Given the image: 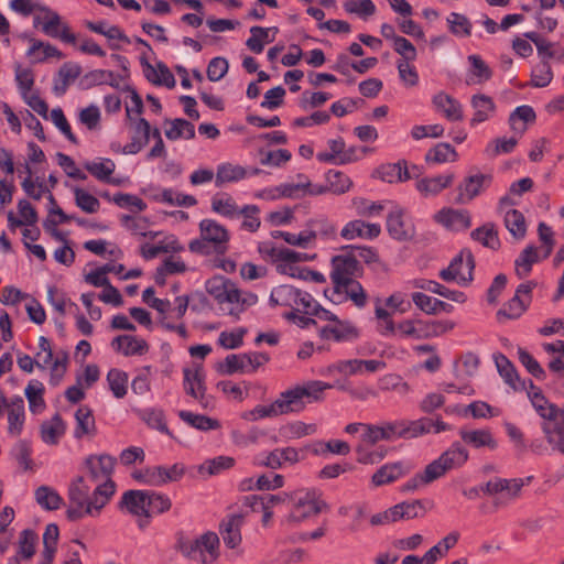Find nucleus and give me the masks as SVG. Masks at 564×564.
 Here are the masks:
<instances>
[{"mask_svg": "<svg viewBox=\"0 0 564 564\" xmlns=\"http://www.w3.org/2000/svg\"><path fill=\"white\" fill-rule=\"evenodd\" d=\"M116 494V484H98L90 494V486L83 476L75 477L68 485L70 507L67 517L79 520L84 517H98Z\"/></svg>", "mask_w": 564, "mask_h": 564, "instance_id": "1", "label": "nucleus"}, {"mask_svg": "<svg viewBox=\"0 0 564 564\" xmlns=\"http://www.w3.org/2000/svg\"><path fill=\"white\" fill-rule=\"evenodd\" d=\"M258 252L265 261L274 265L278 273L299 280L305 268L302 264L315 258V256H311L306 252H299L283 246H275L271 241L259 242Z\"/></svg>", "mask_w": 564, "mask_h": 564, "instance_id": "2", "label": "nucleus"}, {"mask_svg": "<svg viewBox=\"0 0 564 564\" xmlns=\"http://www.w3.org/2000/svg\"><path fill=\"white\" fill-rule=\"evenodd\" d=\"M199 237L189 241V251L208 256L212 252L224 253L230 240L229 230L219 221L205 218L198 224Z\"/></svg>", "mask_w": 564, "mask_h": 564, "instance_id": "3", "label": "nucleus"}, {"mask_svg": "<svg viewBox=\"0 0 564 564\" xmlns=\"http://www.w3.org/2000/svg\"><path fill=\"white\" fill-rule=\"evenodd\" d=\"M36 367L50 370V383L57 386L67 370L68 357L64 351L54 354L51 341L41 336L39 338V351L35 354Z\"/></svg>", "mask_w": 564, "mask_h": 564, "instance_id": "4", "label": "nucleus"}, {"mask_svg": "<svg viewBox=\"0 0 564 564\" xmlns=\"http://www.w3.org/2000/svg\"><path fill=\"white\" fill-rule=\"evenodd\" d=\"M371 152L365 147H346L343 138L330 139L327 141V150L317 153L316 158L322 163L334 165H346L362 160Z\"/></svg>", "mask_w": 564, "mask_h": 564, "instance_id": "5", "label": "nucleus"}, {"mask_svg": "<svg viewBox=\"0 0 564 564\" xmlns=\"http://www.w3.org/2000/svg\"><path fill=\"white\" fill-rule=\"evenodd\" d=\"M270 303L290 307L293 310L292 312H302V314H308L316 308V301L311 294L286 284L271 291Z\"/></svg>", "mask_w": 564, "mask_h": 564, "instance_id": "6", "label": "nucleus"}, {"mask_svg": "<svg viewBox=\"0 0 564 564\" xmlns=\"http://www.w3.org/2000/svg\"><path fill=\"white\" fill-rule=\"evenodd\" d=\"M219 538L214 532H207L194 541L183 542L180 545L181 553L199 563L210 564L219 555Z\"/></svg>", "mask_w": 564, "mask_h": 564, "instance_id": "7", "label": "nucleus"}, {"mask_svg": "<svg viewBox=\"0 0 564 564\" xmlns=\"http://www.w3.org/2000/svg\"><path fill=\"white\" fill-rule=\"evenodd\" d=\"M33 25L41 28L42 32L51 37L59 39L66 43H75L76 36L70 32L68 25L63 22L61 15L46 6L40 8L33 18Z\"/></svg>", "mask_w": 564, "mask_h": 564, "instance_id": "8", "label": "nucleus"}, {"mask_svg": "<svg viewBox=\"0 0 564 564\" xmlns=\"http://www.w3.org/2000/svg\"><path fill=\"white\" fill-rule=\"evenodd\" d=\"M294 501L293 509L288 516L289 523H299L305 519L318 514L326 503L321 500L315 490H299L291 497Z\"/></svg>", "mask_w": 564, "mask_h": 564, "instance_id": "9", "label": "nucleus"}, {"mask_svg": "<svg viewBox=\"0 0 564 564\" xmlns=\"http://www.w3.org/2000/svg\"><path fill=\"white\" fill-rule=\"evenodd\" d=\"M184 466H151L132 473V478L143 485L160 487L180 480L184 475Z\"/></svg>", "mask_w": 564, "mask_h": 564, "instance_id": "10", "label": "nucleus"}, {"mask_svg": "<svg viewBox=\"0 0 564 564\" xmlns=\"http://www.w3.org/2000/svg\"><path fill=\"white\" fill-rule=\"evenodd\" d=\"M268 361L269 356L264 352L231 354L225 358L219 371L224 375L253 373Z\"/></svg>", "mask_w": 564, "mask_h": 564, "instance_id": "11", "label": "nucleus"}, {"mask_svg": "<svg viewBox=\"0 0 564 564\" xmlns=\"http://www.w3.org/2000/svg\"><path fill=\"white\" fill-rule=\"evenodd\" d=\"M474 257L470 251L463 250L440 272V276L446 282H454L466 286L473 280Z\"/></svg>", "mask_w": 564, "mask_h": 564, "instance_id": "12", "label": "nucleus"}, {"mask_svg": "<svg viewBox=\"0 0 564 564\" xmlns=\"http://www.w3.org/2000/svg\"><path fill=\"white\" fill-rule=\"evenodd\" d=\"M386 227L389 236L397 241H409L415 236V226L400 205H393L389 210Z\"/></svg>", "mask_w": 564, "mask_h": 564, "instance_id": "13", "label": "nucleus"}, {"mask_svg": "<svg viewBox=\"0 0 564 564\" xmlns=\"http://www.w3.org/2000/svg\"><path fill=\"white\" fill-rule=\"evenodd\" d=\"M536 286V282L527 281L521 283L514 296L497 313V318L502 322L503 318L516 319L519 318L529 307L532 300V290Z\"/></svg>", "mask_w": 564, "mask_h": 564, "instance_id": "14", "label": "nucleus"}, {"mask_svg": "<svg viewBox=\"0 0 564 564\" xmlns=\"http://www.w3.org/2000/svg\"><path fill=\"white\" fill-rule=\"evenodd\" d=\"M360 271V263L351 253H341L332 258L330 279L334 288L354 281Z\"/></svg>", "mask_w": 564, "mask_h": 564, "instance_id": "15", "label": "nucleus"}, {"mask_svg": "<svg viewBox=\"0 0 564 564\" xmlns=\"http://www.w3.org/2000/svg\"><path fill=\"white\" fill-rule=\"evenodd\" d=\"M116 458L108 454L88 455L84 460V466L88 471L90 479L98 484H115L112 474Z\"/></svg>", "mask_w": 564, "mask_h": 564, "instance_id": "16", "label": "nucleus"}, {"mask_svg": "<svg viewBox=\"0 0 564 564\" xmlns=\"http://www.w3.org/2000/svg\"><path fill=\"white\" fill-rule=\"evenodd\" d=\"M384 434L386 442H393L399 438H414L423 435L426 431L425 425L429 424L425 421H408V420H394V421H380Z\"/></svg>", "mask_w": 564, "mask_h": 564, "instance_id": "17", "label": "nucleus"}, {"mask_svg": "<svg viewBox=\"0 0 564 564\" xmlns=\"http://www.w3.org/2000/svg\"><path fill=\"white\" fill-rule=\"evenodd\" d=\"M297 183H283L278 186L265 187L253 193V197L263 200H278L284 197L301 198L305 196V187L308 185V178L299 175Z\"/></svg>", "mask_w": 564, "mask_h": 564, "instance_id": "18", "label": "nucleus"}, {"mask_svg": "<svg viewBox=\"0 0 564 564\" xmlns=\"http://www.w3.org/2000/svg\"><path fill=\"white\" fill-rule=\"evenodd\" d=\"M325 178L326 185L312 184L308 181V185L305 187V196H317L327 192L340 195L348 192L352 186V181L350 177L340 171L329 170L325 174Z\"/></svg>", "mask_w": 564, "mask_h": 564, "instance_id": "19", "label": "nucleus"}, {"mask_svg": "<svg viewBox=\"0 0 564 564\" xmlns=\"http://www.w3.org/2000/svg\"><path fill=\"white\" fill-rule=\"evenodd\" d=\"M257 302L258 296L254 293L240 290L235 284L220 307L227 315L238 319L243 312L256 305Z\"/></svg>", "mask_w": 564, "mask_h": 564, "instance_id": "20", "label": "nucleus"}, {"mask_svg": "<svg viewBox=\"0 0 564 564\" xmlns=\"http://www.w3.org/2000/svg\"><path fill=\"white\" fill-rule=\"evenodd\" d=\"M325 295L336 304L350 300L359 308L366 306L368 302L366 291L356 280L345 283V285L333 288L330 291H326Z\"/></svg>", "mask_w": 564, "mask_h": 564, "instance_id": "21", "label": "nucleus"}, {"mask_svg": "<svg viewBox=\"0 0 564 564\" xmlns=\"http://www.w3.org/2000/svg\"><path fill=\"white\" fill-rule=\"evenodd\" d=\"M490 174L474 173L466 176L458 185L457 202L467 204L479 196L491 183Z\"/></svg>", "mask_w": 564, "mask_h": 564, "instance_id": "22", "label": "nucleus"}, {"mask_svg": "<svg viewBox=\"0 0 564 564\" xmlns=\"http://www.w3.org/2000/svg\"><path fill=\"white\" fill-rule=\"evenodd\" d=\"M433 220L449 231H464L471 225L470 214L465 209L444 207L433 215Z\"/></svg>", "mask_w": 564, "mask_h": 564, "instance_id": "23", "label": "nucleus"}, {"mask_svg": "<svg viewBox=\"0 0 564 564\" xmlns=\"http://www.w3.org/2000/svg\"><path fill=\"white\" fill-rule=\"evenodd\" d=\"M513 205L508 196L501 197L499 200V210L503 213V221L508 231L513 238L521 240L527 235V223L521 212L509 208Z\"/></svg>", "mask_w": 564, "mask_h": 564, "instance_id": "24", "label": "nucleus"}, {"mask_svg": "<svg viewBox=\"0 0 564 564\" xmlns=\"http://www.w3.org/2000/svg\"><path fill=\"white\" fill-rule=\"evenodd\" d=\"M455 180L453 173L437 174L433 176H424L415 182V189L423 198H432L440 195L444 189L448 188Z\"/></svg>", "mask_w": 564, "mask_h": 564, "instance_id": "25", "label": "nucleus"}, {"mask_svg": "<svg viewBox=\"0 0 564 564\" xmlns=\"http://www.w3.org/2000/svg\"><path fill=\"white\" fill-rule=\"evenodd\" d=\"M381 234V226L375 223H366L361 219H354L345 224L340 230V237L345 240H373Z\"/></svg>", "mask_w": 564, "mask_h": 564, "instance_id": "26", "label": "nucleus"}, {"mask_svg": "<svg viewBox=\"0 0 564 564\" xmlns=\"http://www.w3.org/2000/svg\"><path fill=\"white\" fill-rule=\"evenodd\" d=\"M432 106L448 121H460L464 118L463 105L445 91H438L432 97Z\"/></svg>", "mask_w": 564, "mask_h": 564, "instance_id": "27", "label": "nucleus"}, {"mask_svg": "<svg viewBox=\"0 0 564 564\" xmlns=\"http://www.w3.org/2000/svg\"><path fill=\"white\" fill-rule=\"evenodd\" d=\"M4 414L7 415L8 434L13 437L20 436L26 420L25 405L22 397L13 395Z\"/></svg>", "mask_w": 564, "mask_h": 564, "instance_id": "28", "label": "nucleus"}, {"mask_svg": "<svg viewBox=\"0 0 564 564\" xmlns=\"http://www.w3.org/2000/svg\"><path fill=\"white\" fill-rule=\"evenodd\" d=\"M149 490H127L119 501V509L134 517H149L148 513Z\"/></svg>", "mask_w": 564, "mask_h": 564, "instance_id": "29", "label": "nucleus"}, {"mask_svg": "<svg viewBox=\"0 0 564 564\" xmlns=\"http://www.w3.org/2000/svg\"><path fill=\"white\" fill-rule=\"evenodd\" d=\"M458 434L462 441L473 448L495 451L498 447V442L489 429H460Z\"/></svg>", "mask_w": 564, "mask_h": 564, "instance_id": "30", "label": "nucleus"}, {"mask_svg": "<svg viewBox=\"0 0 564 564\" xmlns=\"http://www.w3.org/2000/svg\"><path fill=\"white\" fill-rule=\"evenodd\" d=\"M528 398L536 413L545 421H554L564 415V411L550 403L541 390L530 383Z\"/></svg>", "mask_w": 564, "mask_h": 564, "instance_id": "31", "label": "nucleus"}, {"mask_svg": "<svg viewBox=\"0 0 564 564\" xmlns=\"http://www.w3.org/2000/svg\"><path fill=\"white\" fill-rule=\"evenodd\" d=\"M321 338L334 341H346L358 336L357 328L349 321L337 319L318 329Z\"/></svg>", "mask_w": 564, "mask_h": 564, "instance_id": "32", "label": "nucleus"}, {"mask_svg": "<svg viewBox=\"0 0 564 564\" xmlns=\"http://www.w3.org/2000/svg\"><path fill=\"white\" fill-rule=\"evenodd\" d=\"M39 216L35 208L26 199L18 202V215L12 210L8 213V226L14 231L19 227H33L37 224Z\"/></svg>", "mask_w": 564, "mask_h": 564, "instance_id": "33", "label": "nucleus"}, {"mask_svg": "<svg viewBox=\"0 0 564 564\" xmlns=\"http://www.w3.org/2000/svg\"><path fill=\"white\" fill-rule=\"evenodd\" d=\"M84 167L96 180L102 183L119 185V180L112 177L116 170V163L108 158H96L91 161H86Z\"/></svg>", "mask_w": 564, "mask_h": 564, "instance_id": "34", "label": "nucleus"}, {"mask_svg": "<svg viewBox=\"0 0 564 564\" xmlns=\"http://www.w3.org/2000/svg\"><path fill=\"white\" fill-rule=\"evenodd\" d=\"M240 207L235 197L227 192H218L210 198V210L226 219H237Z\"/></svg>", "mask_w": 564, "mask_h": 564, "instance_id": "35", "label": "nucleus"}, {"mask_svg": "<svg viewBox=\"0 0 564 564\" xmlns=\"http://www.w3.org/2000/svg\"><path fill=\"white\" fill-rule=\"evenodd\" d=\"M111 346L126 357L142 356L149 350V345L143 338L132 335L117 336L111 341Z\"/></svg>", "mask_w": 564, "mask_h": 564, "instance_id": "36", "label": "nucleus"}, {"mask_svg": "<svg viewBox=\"0 0 564 564\" xmlns=\"http://www.w3.org/2000/svg\"><path fill=\"white\" fill-rule=\"evenodd\" d=\"M470 105L474 110L473 118L470 119L471 127L490 119L496 110V105L492 98L484 94L473 95Z\"/></svg>", "mask_w": 564, "mask_h": 564, "instance_id": "37", "label": "nucleus"}, {"mask_svg": "<svg viewBox=\"0 0 564 564\" xmlns=\"http://www.w3.org/2000/svg\"><path fill=\"white\" fill-rule=\"evenodd\" d=\"M184 389L187 394L196 400H202L205 394V375L198 365L184 369Z\"/></svg>", "mask_w": 564, "mask_h": 564, "instance_id": "38", "label": "nucleus"}, {"mask_svg": "<svg viewBox=\"0 0 564 564\" xmlns=\"http://www.w3.org/2000/svg\"><path fill=\"white\" fill-rule=\"evenodd\" d=\"M66 432V424L61 415L55 414L40 426L41 440L47 445H57Z\"/></svg>", "mask_w": 564, "mask_h": 564, "instance_id": "39", "label": "nucleus"}, {"mask_svg": "<svg viewBox=\"0 0 564 564\" xmlns=\"http://www.w3.org/2000/svg\"><path fill=\"white\" fill-rule=\"evenodd\" d=\"M279 32L276 26L262 28L252 26L250 28V37L247 40V47L256 54H260L265 44H269L275 40Z\"/></svg>", "mask_w": 564, "mask_h": 564, "instance_id": "40", "label": "nucleus"}, {"mask_svg": "<svg viewBox=\"0 0 564 564\" xmlns=\"http://www.w3.org/2000/svg\"><path fill=\"white\" fill-rule=\"evenodd\" d=\"M412 301L421 311L429 315H435L442 312L452 313L454 311V306L452 304L422 292L413 293Z\"/></svg>", "mask_w": 564, "mask_h": 564, "instance_id": "41", "label": "nucleus"}, {"mask_svg": "<svg viewBox=\"0 0 564 564\" xmlns=\"http://www.w3.org/2000/svg\"><path fill=\"white\" fill-rule=\"evenodd\" d=\"M280 415L300 413L305 409L296 387H292L279 394L274 400Z\"/></svg>", "mask_w": 564, "mask_h": 564, "instance_id": "42", "label": "nucleus"}, {"mask_svg": "<svg viewBox=\"0 0 564 564\" xmlns=\"http://www.w3.org/2000/svg\"><path fill=\"white\" fill-rule=\"evenodd\" d=\"M247 177V171L243 166L232 163H221L217 166L215 176V186L223 187L229 183H237Z\"/></svg>", "mask_w": 564, "mask_h": 564, "instance_id": "43", "label": "nucleus"}, {"mask_svg": "<svg viewBox=\"0 0 564 564\" xmlns=\"http://www.w3.org/2000/svg\"><path fill=\"white\" fill-rule=\"evenodd\" d=\"M44 392V384L36 379L30 380L26 384L24 394L29 402V409L33 414H40L45 410Z\"/></svg>", "mask_w": 564, "mask_h": 564, "instance_id": "44", "label": "nucleus"}, {"mask_svg": "<svg viewBox=\"0 0 564 564\" xmlns=\"http://www.w3.org/2000/svg\"><path fill=\"white\" fill-rule=\"evenodd\" d=\"M26 55L34 63H41L51 57H55L57 59L63 57V54L57 47L47 42L35 39H30V47L26 52Z\"/></svg>", "mask_w": 564, "mask_h": 564, "instance_id": "45", "label": "nucleus"}, {"mask_svg": "<svg viewBox=\"0 0 564 564\" xmlns=\"http://www.w3.org/2000/svg\"><path fill=\"white\" fill-rule=\"evenodd\" d=\"M543 259L542 251L532 245L527 246L514 261L517 275L519 278L527 276L531 272L532 265Z\"/></svg>", "mask_w": 564, "mask_h": 564, "instance_id": "46", "label": "nucleus"}, {"mask_svg": "<svg viewBox=\"0 0 564 564\" xmlns=\"http://www.w3.org/2000/svg\"><path fill=\"white\" fill-rule=\"evenodd\" d=\"M295 387L300 393L302 402L306 404V402L312 403L321 401L323 399L324 391L334 388L335 384L321 380H312Z\"/></svg>", "mask_w": 564, "mask_h": 564, "instance_id": "47", "label": "nucleus"}, {"mask_svg": "<svg viewBox=\"0 0 564 564\" xmlns=\"http://www.w3.org/2000/svg\"><path fill=\"white\" fill-rule=\"evenodd\" d=\"M241 523L242 518L240 516H231L220 525L223 541L230 549H235L241 543Z\"/></svg>", "mask_w": 564, "mask_h": 564, "instance_id": "48", "label": "nucleus"}, {"mask_svg": "<svg viewBox=\"0 0 564 564\" xmlns=\"http://www.w3.org/2000/svg\"><path fill=\"white\" fill-rule=\"evenodd\" d=\"M260 207L254 204H245L238 210L241 217L240 229L250 234L257 232L261 227Z\"/></svg>", "mask_w": 564, "mask_h": 564, "instance_id": "49", "label": "nucleus"}, {"mask_svg": "<svg viewBox=\"0 0 564 564\" xmlns=\"http://www.w3.org/2000/svg\"><path fill=\"white\" fill-rule=\"evenodd\" d=\"M76 426L74 437L77 440L95 433L96 424L91 410L86 406H79L75 412Z\"/></svg>", "mask_w": 564, "mask_h": 564, "instance_id": "50", "label": "nucleus"}, {"mask_svg": "<svg viewBox=\"0 0 564 564\" xmlns=\"http://www.w3.org/2000/svg\"><path fill=\"white\" fill-rule=\"evenodd\" d=\"M447 470L460 468L469 458L468 451L458 442H455L440 457Z\"/></svg>", "mask_w": 564, "mask_h": 564, "instance_id": "51", "label": "nucleus"}, {"mask_svg": "<svg viewBox=\"0 0 564 564\" xmlns=\"http://www.w3.org/2000/svg\"><path fill=\"white\" fill-rule=\"evenodd\" d=\"M406 470L402 463H392L381 466L371 478V482L376 487L391 484L401 478Z\"/></svg>", "mask_w": 564, "mask_h": 564, "instance_id": "52", "label": "nucleus"}, {"mask_svg": "<svg viewBox=\"0 0 564 564\" xmlns=\"http://www.w3.org/2000/svg\"><path fill=\"white\" fill-rule=\"evenodd\" d=\"M470 68L466 76L467 85H479L491 77V70L479 55H469Z\"/></svg>", "mask_w": 564, "mask_h": 564, "instance_id": "53", "label": "nucleus"}, {"mask_svg": "<svg viewBox=\"0 0 564 564\" xmlns=\"http://www.w3.org/2000/svg\"><path fill=\"white\" fill-rule=\"evenodd\" d=\"M165 135L169 140H191L195 137V127L185 119H173L166 122Z\"/></svg>", "mask_w": 564, "mask_h": 564, "instance_id": "54", "label": "nucleus"}, {"mask_svg": "<svg viewBox=\"0 0 564 564\" xmlns=\"http://www.w3.org/2000/svg\"><path fill=\"white\" fill-rule=\"evenodd\" d=\"M356 214L360 217H378L386 209L387 202H375L364 197H355L351 200Z\"/></svg>", "mask_w": 564, "mask_h": 564, "instance_id": "55", "label": "nucleus"}, {"mask_svg": "<svg viewBox=\"0 0 564 564\" xmlns=\"http://www.w3.org/2000/svg\"><path fill=\"white\" fill-rule=\"evenodd\" d=\"M145 76L153 84L162 85L167 88H173L175 87L176 84L174 75L169 69V67L163 63H159L156 67H153L148 64Z\"/></svg>", "mask_w": 564, "mask_h": 564, "instance_id": "56", "label": "nucleus"}, {"mask_svg": "<svg viewBox=\"0 0 564 564\" xmlns=\"http://www.w3.org/2000/svg\"><path fill=\"white\" fill-rule=\"evenodd\" d=\"M34 497L36 502L46 510H57L63 505V498L50 486H40L35 490Z\"/></svg>", "mask_w": 564, "mask_h": 564, "instance_id": "57", "label": "nucleus"}, {"mask_svg": "<svg viewBox=\"0 0 564 564\" xmlns=\"http://www.w3.org/2000/svg\"><path fill=\"white\" fill-rule=\"evenodd\" d=\"M122 226L132 235L154 239L158 232L149 231V220L145 217L123 215L120 218Z\"/></svg>", "mask_w": 564, "mask_h": 564, "instance_id": "58", "label": "nucleus"}, {"mask_svg": "<svg viewBox=\"0 0 564 564\" xmlns=\"http://www.w3.org/2000/svg\"><path fill=\"white\" fill-rule=\"evenodd\" d=\"M535 120V112L530 106L517 107L510 115V127L514 132L523 133L527 130V124Z\"/></svg>", "mask_w": 564, "mask_h": 564, "instance_id": "59", "label": "nucleus"}, {"mask_svg": "<svg viewBox=\"0 0 564 564\" xmlns=\"http://www.w3.org/2000/svg\"><path fill=\"white\" fill-rule=\"evenodd\" d=\"M178 416L186 424L199 431L216 430L220 426L217 420H214L206 415L195 414L191 411L182 410L178 412Z\"/></svg>", "mask_w": 564, "mask_h": 564, "instance_id": "60", "label": "nucleus"}, {"mask_svg": "<svg viewBox=\"0 0 564 564\" xmlns=\"http://www.w3.org/2000/svg\"><path fill=\"white\" fill-rule=\"evenodd\" d=\"M458 159L456 150L449 143H438L432 148L425 155L426 162L442 164L446 162H455Z\"/></svg>", "mask_w": 564, "mask_h": 564, "instance_id": "61", "label": "nucleus"}, {"mask_svg": "<svg viewBox=\"0 0 564 564\" xmlns=\"http://www.w3.org/2000/svg\"><path fill=\"white\" fill-rule=\"evenodd\" d=\"M235 283L221 276H214L206 282V291L210 294L220 305L225 302L227 294L231 291Z\"/></svg>", "mask_w": 564, "mask_h": 564, "instance_id": "62", "label": "nucleus"}, {"mask_svg": "<svg viewBox=\"0 0 564 564\" xmlns=\"http://www.w3.org/2000/svg\"><path fill=\"white\" fill-rule=\"evenodd\" d=\"M235 465V459L230 456H217L205 460L198 468L200 475L214 476L230 469Z\"/></svg>", "mask_w": 564, "mask_h": 564, "instance_id": "63", "label": "nucleus"}, {"mask_svg": "<svg viewBox=\"0 0 564 564\" xmlns=\"http://www.w3.org/2000/svg\"><path fill=\"white\" fill-rule=\"evenodd\" d=\"M47 301L62 316L66 314L68 308H77V305L64 292L59 291L54 285L47 286Z\"/></svg>", "mask_w": 564, "mask_h": 564, "instance_id": "64", "label": "nucleus"}]
</instances>
